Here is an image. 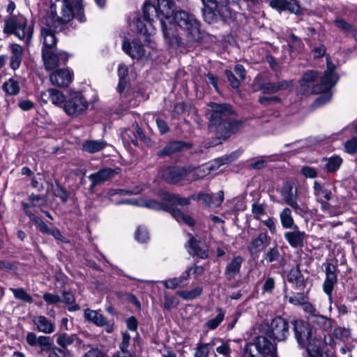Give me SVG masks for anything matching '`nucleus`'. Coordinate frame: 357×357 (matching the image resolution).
Returning a JSON list of instances; mask_svg holds the SVG:
<instances>
[{"instance_id":"9b49d317","label":"nucleus","mask_w":357,"mask_h":357,"mask_svg":"<svg viewBox=\"0 0 357 357\" xmlns=\"http://www.w3.org/2000/svg\"><path fill=\"white\" fill-rule=\"evenodd\" d=\"M280 195L285 203L290 206L295 213L302 215L307 211L306 207L301 206L297 202L298 188L294 183L291 181L284 183L280 190Z\"/></svg>"},{"instance_id":"864d4df0","label":"nucleus","mask_w":357,"mask_h":357,"mask_svg":"<svg viewBox=\"0 0 357 357\" xmlns=\"http://www.w3.org/2000/svg\"><path fill=\"white\" fill-rule=\"evenodd\" d=\"M225 75L227 76L228 81L230 82V84L233 88H238V86H240L241 81L234 75L233 73L231 70H226Z\"/></svg>"},{"instance_id":"4468645a","label":"nucleus","mask_w":357,"mask_h":357,"mask_svg":"<svg viewBox=\"0 0 357 357\" xmlns=\"http://www.w3.org/2000/svg\"><path fill=\"white\" fill-rule=\"evenodd\" d=\"M42 58L45 69L51 70L60 65L65 64L68 60V55L61 50L42 49Z\"/></svg>"},{"instance_id":"2eb2a0df","label":"nucleus","mask_w":357,"mask_h":357,"mask_svg":"<svg viewBox=\"0 0 357 357\" xmlns=\"http://www.w3.org/2000/svg\"><path fill=\"white\" fill-rule=\"evenodd\" d=\"M123 51L132 59H141L146 57L150 54V50L153 48L152 45H142L139 40H134L131 43L124 41L122 45Z\"/></svg>"},{"instance_id":"774afa93","label":"nucleus","mask_w":357,"mask_h":357,"mask_svg":"<svg viewBox=\"0 0 357 357\" xmlns=\"http://www.w3.org/2000/svg\"><path fill=\"white\" fill-rule=\"evenodd\" d=\"M84 357H105L103 353H102L98 349H90Z\"/></svg>"},{"instance_id":"6e6d98bb","label":"nucleus","mask_w":357,"mask_h":357,"mask_svg":"<svg viewBox=\"0 0 357 357\" xmlns=\"http://www.w3.org/2000/svg\"><path fill=\"white\" fill-rule=\"evenodd\" d=\"M252 211L255 218L257 220H261V218L264 215V208L261 204H253Z\"/></svg>"},{"instance_id":"f03ea898","label":"nucleus","mask_w":357,"mask_h":357,"mask_svg":"<svg viewBox=\"0 0 357 357\" xmlns=\"http://www.w3.org/2000/svg\"><path fill=\"white\" fill-rule=\"evenodd\" d=\"M190 197H182L178 195L164 193L161 202L142 197L138 199H123L117 204H130L151 209L168 211L178 222L192 226L194 225V220L190 215L176 208L177 206H183L188 205L190 203Z\"/></svg>"},{"instance_id":"09e8293b","label":"nucleus","mask_w":357,"mask_h":357,"mask_svg":"<svg viewBox=\"0 0 357 357\" xmlns=\"http://www.w3.org/2000/svg\"><path fill=\"white\" fill-rule=\"evenodd\" d=\"M135 238L139 243H146L149 238L146 229L143 227H139L135 233Z\"/></svg>"},{"instance_id":"338daca9","label":"nucleus","mask_w":357,"mask_h":357,"mask_svg":"<svg viewBox=\"0 0 357 357\" xmlns=\"http://www.w3.org/2000/svg\"><path fill=\"white\" fill-rule=\"evenodd\" d=\"M156 124L161 134H165L169 130V127L164 120L157 119Z\"/></svg>"},{"instance_id":"72a5a7b5","label":"nucleus","mask_w":357,"mask_h":357,"mask_svg":"<svg viewBox=\"0 0 357 357\" xmlns=\"http://www.w3.org/2000/svg\"><path fill=\"white\" fill-rule=\"evenodd\" d=\"M189 270L187 272L186 275L180 276L178 278H171L167 280L162 281V283L164 284V286L167 289H176L177 287H183L186 285V281L188 280V278L190 275Z\"/></svg>"},{"instance_id":"5701e85b","label":"nucleus","mask_w":357,"mask_h":357,"mask_svg":"<svg viewBox=\"0 0 357 357\" xmlns=\"http://www.w3.org/2000/svg\"><path fill=\"white\" fill-rule=\"evenodd\" d=\"M196 198L199 200H202L205 205L209 207H217L220 206L224 200V192L220 190L216 195L207 193L199 194Z\"/></svg>"},{"instance_id":"3c124183","label":"nucleus","mask_w":357,"mask_h":357,"mask_svg":"<svg viewBox=\"0 0 357 357\" xmlns=\"http://www.w3.org/2000/svg\"><path fill=\"white\" fill-rule=\"evenodd\" d=\"M224 319V314L222 313L218 314L215 318L210 319L206 323V326L208 328L211 330L215 329L220 324Z\"/></svg>"},{"instance_id":"c03bdc74","label":"nucleus","mask_w":357,"mask_h":357,"mask_svg":"<svg viewBox=\"0 0 357 357\" xmlns=\"http://www.w3.org/2000/svg\"><path fill=\"white\" fill-rule=\"evenodd\" d=\"M11 291H13L15 298L22 300L27 303L32 302L31 296L29 294H28L23 289H11Z\"/></svg>"},{"instance_id":"7ed1b4c3","label":"nucleus","mask_w":357,"mask_h":357,"mask_svg":"<svg viewBox=\"0 0 357 357\" xmlns=\"http://www.w3.org/2000/svg\"><path fill=\"white\" fill-rule=\"evenodd\" d=\"M174 6V3L172 0H158L156 6L149 2L144 3L143 20L137 19L132 26L143 36L145 43L151 44L150 36L155 32L154 19L159 18L162 30L165 24L163 22L169 21V18H173Z\"/></svg>"},{"instance_id":"e433bc0d","label":"nucleus","mask_w":357,"mask_h":357,"mask_svg":"<svg viewBox=\"0 0 357 357\" xmlns=\"http://www.w3.org/2000/svg\"><path fill=\"white\" fill-rule=\"evenodd\" d=\"M280 218L284 228L289 229L293 227L294 220L290 208H284L280 214Z\"/></svg>"},{"instance_id":"ea45409f","label":"nucleus","mask_w":357,"mask_h":357,"mask_svg":"<svg viewBox=\"0 0 357 357\" xmlns=\"http://www.w3.org/2000/svg\"><path fill=\"white\" fill-rule=\"evenodd\" d=\"M333 335L336 339L345 343L351 338V331L349 328L339 326L335 328Z\"/></svg>"},{"instance_id":"423d86ee","label":"nucleus","mask_w":357,"mask_h":357,"mask_svg":"<svg viewBox=\"0 0 357 357\" xmlns=\"http://www.w3.org/2000/svg\"><path fill=\"white\" fill-rule=\"evenodd\" d=\"M293 325L296 340L300 345L306 348L308 357L317 356V352L322 349L321 328L313 330L303 320H296Z\"/></svg>"},{"instance_id":"6ab92c4d","label":"nucleus","mask_w":357,"mask_h":357,"mask_svg":"<svg viewBox=\"0 0 357 357\" xmlns=\"http://www.w3.org/2000/svg\"><path fill=\"white\" fill-rule=\"evenodd\" d=\"M8 50L10 55L9 58V65L11 69L16 70L20 68L24 56L23 47L16 43L10 44Z\"/></svg>"},{"instance_id":"37998d69","label":"nucleus","mask_w":357,"mask_h":357,"mask_svg":"<svg viewBox=\"0 0 357 357\" xmlns=\"http://www.w3.org/2000/svg\"><path fill=\"white\" fill-rule=\"evenodd\" d=\"M182 148V144L180 142H173L168 144L162 151H160L161 155H170L178 151Z\"/></svg>"},{"instance_id":"8fccbe9b","label":"nucleus","mask_w":357,"mask_h":357,"mask_svg":"<svg viewBox=\"0 0 357 357\" xmlns=\"http://www.w3.org/2000/svg\"><path fill=\"white\" fill-rule=\"evenodd\" d=\"M335 267L331 264H328L326 268V279L328 281H331L332 282H337V275L335 273Z\"/></svg>"},{"instance_id":"c85d7f7f","label":"nucleus","mask_w":357,"mask_h":357,"mask_svg":"<svg viewBox=\"0 0 357 357\" xmlns=\"http://www.w3.org/2000/svg\"><path fill=\"white\" fill-rule=\"evenodd\" d=\"M41 36L43 40L42 49L52 50L56 44V38L54 33L49 28L41 29Z\"/></svg>"},{"instance_id":"a19ab883","label":"nucleus","mask_w":357,"mask_h":357,"mask_svg":"<svg viewBox=\"0 0 357 357\" xmlns=\"http://www.w3.org/2000/svg\"><path fill=\"white\" fill-rule=\"evenodd\" d=\"M202 292V288L197 287L190 291H179L177 295L185 300H192L198 297Z\"/></svg>"},{"instance_id":"0e129e2a","label":"nucleus","mask_w":357,"mask_h":357,"mask_svg":"<svg viewBox=\"0 0 357 357\" xmlns=\"http://www.w3.org/2000/svg\"><path fill=\"white\" fill-rule=\"evenodd\" d=\"M336 283L332 282L331 281H328L327 280H325L324 284H323V289L324 292L329 296V298L331 299V294L333 291L334 286Z\"/></svg>"},{"instance_id":"bb28decb","label":"nucleus","mask_w":357,"mask_h":357,"mask_svg":"<svg viewBox=\"0 0 357 357\" xmlns=\"http://www.w3.org/2000/svg\"><path fill=\"white\" fill-rule=\"evenodd\" d=\"M189 253L197 256L201 259H206L208 256L206 245L200 242H197L192 237L189 241Z\"/></svg>"},{"instance_id":"1a4fd4ad","label":"nucleus","mask_w":357,"mask_h":357,"mask_svg":"<svg viewBox=\"0 0 357 357\" xmlns=\"http://www.w3.org/2000/svg\"><path fill=\"white\" fill-rule=\"evenodd\" d=\"M88 106V102L80 93L72 91L66 97L63 110L68 116H77L84 113Z\"/></svg>"},{"instance_id":"2f4dec72","label":"nucleus","mask_w":357,"mask_h":357,"mask_svg":"<svg viewBox=\"0 0 357 357\" xmlns=\"http://www.w3.org/2000/svg\"><path fill=\"white\" fill-rule=\"evenodd\" d=\"M325 162V168L328 172L333 173L337 172L342 164V159L337 155H332L330 158H323Z\"/></svg>"},{"instance_id":"a878e982","label":"nucleus","mask_w":357,"mask_h":357,"mask_svg":"<svg viewBox=\"0 0 357 357\" xmlns=\"http://www.w3.org/2000/svg\"><path fill=\"white\" fill-rule=\"evenodd\" d=\"M33 321L39 332L51 334L55 331V325L45 316H38Z\"/></svg>"},{"instance_id":"393cba45","label":"nucleus","mask_w":357,"mask_h":357,"mask_svg":"<svg viewBox=\"0 0 357 357\" xmlns=\"http://www.w3.org/2000/svg\"><path fill=\"white\" fill-rule=\"evenodd\" d=\"M292 86L291 81H282L278 83H264L261 85L260 91L264 93H275Z\"/></svg>"},{"instance_id":"20e7f679","label":"nucleus","mask_w":357,"mask_h":357,"mask_svg":"<svg viewBox=\"0 0 357 357\" xmlns=\"http://www.w3.org/2000/svg\"><path fill=\"white\" fill-rule=\"evenodd\" d=\"M326 63L327 68L321 78L319 86L314 84L318 77L317 72L308 70L303 75L298 86V91L302 94L322 93L315 100L317 105H324L331 100L332 95L330 90L338 80V76L335 72V65L328 58L326 59Z\"/></svg>"},{"instance_id":"4d7b16f0","label":"nucleus","mask_w":357,"mask_h":357,"mask_svg":"<svg viewBox=\"0 0 357 357\" xmlns=\"http://www.w3.org/2000/svg\"><path fill=\"white\" fill-rule=\"evenodd\" d=\"M44 301L50 305H55L60 302L61 298L58 295L45 293L43 296Z\"/></svg>"},{"instance_id":"69168bd1","label":"nucleus","mask_w":357,"mask_h":357,"mask_svg":"<svg viewBox=\"0 0 357 357\" xmlns=\"http://www.w3.org/2000/svg\"><path fill=\"white\" fill-rule=\"evenodd\" d=\"M234 71L236 74L239 77L241 80L245 79L246 72L244 67L242 65L237 64L234 67Z\"/></svg>"},{"instance_id":"6e6552de","label":"nucleus","mask_w":357,"mask_h":357,"mask_svg":"<svg viewBox=\"0 0 357 357\" xmlns=\"http://www.w3.org/2000/svg\"><path fill=\"white\" fill-rule=\"evenodd\" d=\"M74 17L80 22L86 21L82 0H62L60 15L57 16L58 22L67 23Z\"/></svg>"},{"instance_id":"c9c22d12","label":"nucleus","mask_w":357,"mask_h":357,"mask_svg":"<svg viewBox=\"0 0 357 357\" xmlns=\"http://www.w3.org/2000/svg\"><path fill=\"white\" fill-rule=\"evenodd\" d=\"M3 89L8 95L16 96L20 91V86L17 80L10 78L3 84Z\"/></svg>"},{"instance_id":"4c0bfd02","label":"nucleus","mask_w":357,"mask_h":357,"mask_svg":"<svg viewBox=\"0 0 357 357\" xmlns=\"http://www.w3.org/2000/svg\"><path fill=\"white\" fill-rule=\"evenodd\" d=\"M50 100L52 104L63 109L66 98L62 92L54 89H50Z\"/></svg>"},{"instance_id":"dca6fc26","label":"nucleus","mask_w":357,"mask_h":357,"mask_svg":"<svg viewBox=\"0 0 357 357\" xmlns=\"http://www.w3.org/2000/svg\"><path fill=\"white\" fill-rule=\"evenodd\" d=\"M205 6V12L208 14L215 15L218 13L223 17L227 18L231 16V12L227 5L230 3V0H202Z\"/></svg>"},{"instance_id":"7c9ffc66","label":"nucleus","mask_w":357,"mask_h":357,"mask_svg":"<svg viewBox=\"0 0 357 357\" xmlns=\"http://www.w3.org/2000/svg\"><path fill=\"white\" fill-rule=\"evenodd\" d=\"M243 263L242 257H235L231 262H229L226 268L225 274L229 279L234 278L239 272Z\"/></svg>"},{"instance_id":"0eeeda50","label":"nucleus","mask_w":357,"mask_h":357,"mask_svg":"<svg viewBox=\"0 0 357 357\" xmlns=\"http://www.w3.org/2000/svg\"><path fill=\"white\" fill-rule=\"evenodd\" d=\"M3 31L14 34L20 40H25L29 45L33 33V23L22 15H12L5 22Z\"/></svg>"},{"instance_id":"052dcab7","label":"nucleus","mask_w":357,"mask_h":357,"mask_svg":"<svg viewBox=\"0 0 357 357\" xmlns=\"http://www.w3.org/2000/svg\"><path fill=\"white\" fill-rule=\"evenodd\" d=\"M301 173L306 178H314L317 176V172L316 169L308 166H305L302 167Z\"/></svg>"},{"instance_id":"f8f14e48","label":"nucleus","mask_w":357,"mask_h":357,"mask_svg":"<svg viewBox=\"0 0 357 357\" xmlns=\"http://www.w3.org/2000/svg\"><path fill=\"white\" fill-rule=\"evenodd\" d=\"M252 347L258 351V354L255 356L250 353L248 357H278L275 345L264 336L257 337L254 343L248 344L247 351H251Z\"/></svg>"},{"instance_id":"cd10ccee","label":"nucleus","mask_w":357,"mask_h":357,"mask_svg":"<svg viewBox=\"0 0 357 357\" xmlns=\"http://www.w3.org/2000/svg\"><path fill=\"white\" fill-rule=\"evenodd\" d=\"M114 176V170L111 168H105L98 171L96 173L89 175V178L91 181V187L99 185Z\"/></svg>"},{"instance_id":"473e14b6","label":"nucleus","mask_w":357,"mask_h":357,"mask_svg":"<svg viewBox=\"0 0 357 357\" xmlns=\"http://www.w3.org/2000/svg\"><path fill=\"white\" fill-rule=\"evenodd\" d=\"M106 142L103 140H88L82 144V149L90 153H94L102 150Z\"/></svg>"},{"instance_id":"a18cd8bd","label":"nucleus","mask_w":357,"mask_h":357,"mask_svg":"<svg viewBox=\"0 0 357 357\" xmlns=\"http://www.w3.org/2000/svg\"><path fill=\"white\" fill-rule=\"evenodd\" d=\"M164 304L163 307L166 310H171L174 307H176L178 305V300L172 296H169L166 292L164 293Z\"/></svg>"},{"instance_id":"c756f323","label":"nucleus","mask_w":357,"mask_h":357,"mask_svg":"<svg viewBox=\"0 0 357 357\" xmlns=\"http://www.w3.org/2000/svg\"><path fill=\"white\" fill-rule=\"evenodd\" d=\"M267 235L265 233H261L255 238L248 246V250L252 254L261 251L267 243Z\"/></svg>"},{"instance_id":"680f3d73","label":"nucleus","mask_w":357,"mask_h":357,"mask_svg":"<svg viewBox=\"0 0 357 357\" xmlns=\"http://www.w3.org/2000/svg\"><path fill=\"white\" fill-rule=\"evenodd\" d=\"M18 106L23 111H29L34 107V102L29 99L20 100Z\"/></svg>"},{"instance_id":"13d9d810","label":"nucleus","mask_w":357,"mask_h":357,"mask_svg":"<svg viewBox=\"0 0 357 357\" xmlns=\"http://www.w3.org/2000/svg\"><path fill=\"white\" fill-rule=\"evenodd\" d=\"M280 252L277 248H272L266 255V259L269 262L278 261L280 258Z\"/></svg>"},{"instance_id":"bf43d9fd","label":"nucleus","mask_w":357,"mask_h":357,"mask_svg":"<svg viewBox=\"0 0 357 357\" xmlns=\"http://www.w3.org/2000/svg\"><path fill=\"white\" fill-rule=\"evenodd\" d=\"M142 190H143V188H139V187H137V188H135L134 190H132L131 191H124L123 190H111L108 192V195L113 196V195H116V194L123 195L124 193H126V194H135V195H137V194H139Z\"/></svg>"},{"instance_id":"4be33fe9","label":"nucleus","mask_w":357,"mask_h":357,"mask_svg":"<svg viewBox=\"0 0 357 357\" xmlns=\"http://www.w3.org/2000/svg\"><path fill=\"white\" fill-rule=\"evenodd\" d=\"M305 236V233L300 231L297 226H295L292 231H287L284 234L285 239L293 248L302 247L303 245Z\"/></svg>"},{"instance_id":"aec40b11","label":"nucleus","mask_w":357,"mask_h":357,"mask_svg":"<svg viewBox=\"0 0 357 357\" xmlns=\"http://www.w3.org/2000/svg\"><path fill=\"white\" fill-rule=\"evenodd\" d=\"M84 317L87 321L92 322L96 326H107L106 331L108 333H111L113 331L112 326L107 325V319L99 311L86 309L84 312Z\"/></svg>"},{"instance_id":"9d476101","label":"nucleus","mask_w":357,"mask_h":357,"mask_svg":"<svg viewBox=\"0 0 357 357\" xmlns=\"http://www.w3.org/2000/svg\"><path fill=\"white\" fill-rule=\"evenodd\" d=\"M314 195L317 197V200L321 203L322 210L330 216H337L342 213L341 204L337 206H333L324 201L331 200L332 194L328 190L324 188L317 181L314 183Z\"/></svg>"},{"instance_id":"de8ad7c7","label":"nucleus","mask_w":357,"mask_h":357,"mask_svg":"<svg viewBox=\"0 0 357 357\" xmlns=\"http://www.w3.org/2000/svg\"><path fill=\"white\" fill-rule=\"evenodd\" d=\"M285 298L288 300L289 303L296 305H301L305 300V296L301 293L294 294L291 296L286 295Z\"/></svg>"},{"instance_id":"b1692460","label":"nucleus","mask_w":357,"mask_h":357,"mask_svg":"<svg viewBox=\"0 0 357 357\" xmlns=\"http://www.w3.org/2000/svg\"><path fill=\"white\" fill-rule=\"evenodd\" d=\"M128 74V68L125 64H120L118 68V75L119 77V82L117 86V90L121 98H126L128 93V86L126 77Z\"/></svg>"},{"instance_id":"58836bf2","label":"nucleus","mask_w":357,"mask_h":357,"mask_svg":"<svg viewBox=\"0 0 357 357\" xmlns=\"http://www.w3.org/2000/svg\"><path fill=\"white\" fill-rule=\"evenodd\" d=\"M77 339L76 335H68L67 333H61L57 335L56 343L63 348H66L73 344Z\"/></svg>"},{"instance_id":"412c9836","label":"nucleus","mask_w":357,"mask_h":357,"mask_svg":"<svg viewBox=\"0 0 357 357\" xmlns=\"http://www.w3.org/2000/svg\"><path fill=\"white\" fill-rule=\"evenodd\" d=\"M185 175L186 171L184 169L176 167H167L162 172V178L172 183L180 181Z\"/></svg>"},{"instance_id":"603ef678","label":"nucleus","mask_w":357,"mask_h":357,"mask_svg":"<svg viewBox=\"0 0 357 357\" xmlns=\"http://www.w3.org/2000/svg\"><path fill=\"white\" fill-rule=\"evenodd\" d=\"M344 147L347 153H355L357 151V137H353L346 142Z\"/></svg>"},{"instance_id":"ddd939ff","label":"nucleus","mask_w":357,"mask_h":357,"mask_svg":"<svg viewBox=\"0 0 357 357\" xmlns=\"http://www.w3.org/2000/svg\"><path fill=\"white\" fill-rule=\"evenodd\" d=\"M238 155L236 153H233L230 155L225 156L224 158H218L215 161L216 165L213 164H205L197 168H195L192 172H189L188 174V178L194 180L199 179L207 176L211 171L217 169L220 165L231 162L238 158Z\"/></svg>"},{"instance_id":"79ce46f5","label":"nucleus","mask_w":357,"mask_h":357,"mask_svg":"<svg viewBox=\"0 0 357 357\" xmlns=\"http://www.w3.org/2000/svg\"><path fill=\"white\" fill-rule=\"evenodd\" d=\"M213 345L212 342L211 343H198L195 349V357H208L210 347Z\"/></svg>"},{"instance_id":"a211bd4d","label":"nucleus","mask_w":357,"mask_h":357,"mask_svg":"<svg viewBox=\"0 0 357 357\" xmlns=\"http://www.w3.org/2000/svg\"><path fill=\"white\" fill-rule=\"evenodd\" d=\"M73 78V73L68 68L55 70L50 75L51 84L59 87L68 86L72 82Z\"/></svg>"},{"instance_id":"49530a36","label":"nucleus","mask_w":357,"mask_h":357,"mask_svg":"<svg viewBox=\"0 0 357 357\" xmlns=\"http://www.w3.org/2000/svg\"><path fill=\"white\" fill-rule=\"evenodd\" d=\"M310 321L317 324V325L323 327L324 330L331 326V321L324 316L313 315L311 317Z\"/></svg>"},{"instance_id":"f257e3e1","label":"nucleus","mask_w":357,"mask_h":357,"mask_svg":"<svg viewBox=\"0 0 357 357\" xmlns=\"http://www.w3.org/2000/svg\"><path fill=\"white\" fill-rule=\"evenodd\" d=\"M162 30L165 41L174 47L183 43L193 45L202 40L200 23L195 16L184 10L177 11L173 18L165 21Z\"/></svg>"},{"instance_id":"39448f33","label":"nucleus","mask_w":357,"mask_h":357,"mask_svg":"<svg viewBox=\"0 0 357 357\" xmlns=\"http://www.w3.org/2000/svg\"><path fill=\"white\" fill-rule=\"evenodd\" d=\"M231 114L232 109L228 104L210 102L207 105L205 114L208 120V127L218 139L225 140L241 128V121L229 118Z\"/></svg>"},{"instance_id":"5fc2aeb1","label":"nucleus","mask_w":357,"mask_h":357,"mask_svg":"<svg viewBox=\"0 0 357 357\" xmlns=\"http://www.w3.org/2000/svg\"><path fill=\"white\" fill-rule=\"evenodd\" d=\"M50 338L47 336H39L37 340V346L41 347V350L44 351L50 347Z\"/></svg>"},{"instance_id":"f704fd0d","label":"nucleus","mask_w":357,"mask_h":357,"mask_svg":"<svg viewBox=\"0 0 357 357\" xmlns=\"http://www.w3.org/2000/svg\"><path fill=\"white\" fill-rule=\"evenodd\" d=\"M22 207L24 208V212L27 215L29 216L30 219L35 222L38 229H39L41 232L48 234L50 231V229L48 228L47 225L39 218L34 215L33 213L29 212L28 208L29 207V204L26 203H22Z\"/></svg>"},{"instance_id":"f3484780","label":"nucleus","mask_w":357,"mask_h":357,"mask_svg":"<svg viewBox=\"0 0 357 357\" xmlns=\"http://www.w3.org/2000/svg\"><path fill=\"white\" fill-rule=\"evenodd\" d=\"M289 326L283 318L278 317L273 319L270 326V335L279 341L284 340L289 335Z\"/></svg>"},{"instance_id":"e2e57ef3","label":"nucleus","mask_w":357,"mask_h":357,"mask_svg":"<svg viewBox=\"0 0 357 357\" xmlns=\"http://www.w3.org/2000/svg\"><path fill=\"white\" fill-rule=\"evenodd\" d=\"M122 341L119 345V351L128 349V347L130 345V335L125 332L123 333Z\"/></svg>"}]
</instances>
